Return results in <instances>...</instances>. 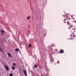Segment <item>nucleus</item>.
Returning <instances> with one entry per match:
<instances>
[{"mask_svg":"<svg viewBox=\"0 0 76 76\" xmlns=\"http://www.w3.org/2000/svg\"><path fill=\"white\" fill-rule=\"evenodd\" d=\"M23 72L24 73H25V75L26 76H27V72L26 70H24L23 71Z\"/></svg>","mask_w":76,"mask_h":76,"instance_id":"nucleus-5","label":"nucleus"},{"mask_svg":"<svg viewBox=\"0 0 76 76\" xmlns=\"http://www.w3.org/2000/svg\"><path fill=\"white\" fill-rule=\"evenodd\" d=\"M1 34L2 36H3V34L2 33H1Z\"/></svg>","mask_w":76,"mask_h":76,"instance_id":"nucleus-18","label":"nucleus"},{"mask_svg":"<svg viewBox=\"0 0 76 76\" xmlns=\"http://www.w3.org/2000/svg\"><path fill=\"white\" fill-rule=\"evenodd\" d=\"M69 38L70 39H71V40L72 39H73V37H72V35H70L69 36Z\"/></svg>","mask_w":76,"mask_h":76,"instance_id":"nucleus-6","label":"nucleus"},{"mask_svg":"<svg viewBox=\"0 0 76 76\" xmlns=\"http://www.w3.org/2000/svg\"><path fill=\"white\" fill-rule=\"evenodd\" d=\"M13 65L14 66H15L16 65H15V63H13Z\"/></svg>","mask_w":76,"mask_h":76,"instance_id":"nucleus-16","label":"nucleus"},{"mask_svg":"<svg viewBox=\"0 0 76 76\" xmlns=\"http://www.w3.org/2000/svg\"><path fill=\"white\" fill-rule=\"evenodd\" d=\"M65 21V20H64V21Z\"/></svg>","mask_w":76,"mask_h":76,"instance_id":"nucleus-21","label":"nucleus"},{"mask_svg":"<svg viewBox=\"0 0 76 76\" xmlns=\"http://www.w3.org/2000/svg\"><path fill=\"white\" fill-rule=\"evenodd\" d=\"M12 68L13 70H15V68L14 66H12Z\"/></svg>","mask_w":76,"mask_h":76,"instance_id":"nucleus-12","label":"nucleus"},{"mask_svg":"<svg viewBox=\"0 0 76 76\" xmlns=\"http://www.w3.org/2000/svg\"><path fill=\"white\" fill-rule=\"evenodd\" d=\"M32 47V45H31V44H29V45L28 46V48L29 47Z\"/></svg>","mask_w":76,"mask_h":76,"instance_id":"nucleus-11","label":"nucleus"},{"mask_svg":"<svg viewBox=\"0 0 76 76\" xmlns=\"http://www.w3.org/2000/svg\"><path fill=\"white\" fill-rule=\"evenodd\" d=\"M31 18L30 16H28V18H27V19H28V20H29V19H30Z\"/></svg>","mask_w":76,"mask_h":76,"instance_id":"nucleus-13","label":"nucleus"},{"mask_svg":"<svg viewBox=\"0 0 76 76\" xmlns=\"http://www.w3.org/2000/svg\"><path fill=\"white\" fill-rule=\"evenodd\" d=\"M73 39L75 40L76 39V36H75V34L74 33H73Z\"/></svg>","mask_w":76,"mask_h":76,"instance_id":"nucleus-3","label":"nucleus"},{"mask_svg":"<svg viewBox=\"0 0 76 76\" xmlns=\"http://www.w3.org/2000/svg\"><path fill=\"white\" fill-rule=\"evenodd\" d=\"M34 67L35 68H37V64H36L35 65V66H34Z\"/></svg>","mask_w":76,"mask_h":76,"instance_id":"nucleus-10","label":"nucleus"},{"mask_svg":"<svg viewBox=\"0 0 76 76\" xmlns=\"http://www.w3.org/2000/svg\"><path fill=\"white\" fill-rule=\"evenodd\" d=\"M67 24L68 25H70L69 27L68 28L69 29H70L71 28H72V25H71V23L69 21H68L67 22Z\"/></svg>","mask_w":76,"mask_h":76,"instance_id":"nucleus-1","label":"nucleus"},{"mask_svg":"<svg viewBox=\"0 0 76 76\" xmlns=\"http://www.w3.org/2000/svg\"><path fill=\"white\" fill-rule=\"evenodd\" d=\"M8 55L10 57H12V55H11V54H10L9 53H7Z\"/></svg>","mask_w":76,"mask_h":76,"instance_id":"nucleus-8","label":"nucleus"},{"mask_svg":"<svg viewBox=\"0 0 76 76\" xmlns=\"http://www.w3.org/2000/svg\"><path fill=\"white\" fill-rule=\"evenodd\" d=\"M0 51L1 52V50L0 48Z\"/></svg>","mask_w":76,"mask_h":76,"instance_id":"nucleus-19","label":"nucleus"},{"mask_svg":"<svg viewBox=\"0 0 76 76\" xmlns=\"http://www.w3.org/2000/svg\"><path fill=\"white\" fill-rule=\"evenodd\" d=\"M42 76H43V75H42Z\"/></svg>","mask_w":76,"mask_h":76,"instance_id":"nucleus-22","label":"nucleus"},{"mask_svg":"<svg viewBox=\"0 0 76 76\" xmlns=\"http://www.w3.org/2000/svg\"><path fill=\"white\" fill-rule=\"evenodd\" d=\"M69 17H66V20H69Z\"/></svg>","mask_w":76,"mask_h":76,"instance_id":"nucleus-15","label":"nucleus"},{"mask_svg":"<svg viewBox=\"0 0 76 76\" xmlns=\"http://www.w3.org/2000/svg\"><path fill=\"white\" fill-rule=\"evenodd\" d=\"M0 32L1 33H3L4 34L5 32H4V30H1L0 31Z\"/></svg>","mask_w":76,"mask_h":76,"instance_id":"nucleus-7","label":"nucleus"},{"mask_svg":"<svg viewBox=\"0 0 76 76\" xmlns=\"http://www.w3.org/2000/svg\"><path fill=\"white\" fill-rule=\"evenodd\" d=\"M64 52V50L62 49H61L60 50V53H63Z\"/></svg>","mask_w":76,"mask_h":76,"instance_id":"nucleus-4","label":"nucleus"},{"mask_svg":"<svg viewBox=\"0 0 76 76\" xmlns=\"http://www.w3.org/2000/svg\"><path fill=\"white\" fill-rule=\"evenodd\" d=\"M9 76H13L12 74L10 73L9 74Z\"/></svg>","mask_w":76,"mask_h":76,"instance_id":"nucleus-14","label":"nucleus"},{"mask_svg":"<svg viewBox=\"0 0 76 76\" xmlns=\"http://www.w3.org/2000/svg\"><path fill=\"white\" fill-rule=\"evenodd\" d=\"M57 63H58V64L59 63V61H57Z\"/></svg>","mask_w":76,"mask_h":76,"instance_id":"nucleus-17","label":"nucleus"},{"mask_svg":"<svg viewBox=\"0 0 76 76\" xmlns=\"http://www.w3.org/2000/svg\"><path fill=\"white\" fill-rule=\"evenodd\" d=\"M64 23H66V22L64 21Z\"/></svg>","mask_w":76,"mask_h":76,"instance_id":"nucleus-20","label":"nucleus"},{"mask_svg":"<svg viewBox=\"0 0 76 76\" xmlns=\"http://www.w3.org/2000/svg\"><path fill=\"white\" fill-rule=\"evenodd\" d=\"M4 67L5 69L7 70V71H8L9 70V68L8 67V66L7 65H6L4 66Z\"/></svg>","mask_w":76,"mask_h":76,"instance_id":"nucleus-2","label":"nucleus"},{"mask_svg":"<svg viewBox=\"0 0 76 76\" xmlns=\"http://www.w3.org/2000/svg\"><path fill=\"white\" fill-rule=\"evenodd\" d=\"M15 50L16 51H19V49L18 48H17V49H15Z\"/></svg>","mask_w":76,"mask_h":76,"instance_id":"nucleus-9","label":"nucleus"}]
</instances>
